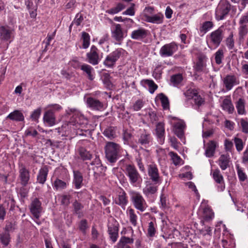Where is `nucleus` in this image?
<instances>
[{
	"mask_svg": "<svg viewBox=\"0 0 248 248\" xmlns=\"http://www.w3.org/2000/svg\"><path fill=\"white\" fill-rule=\"evenodd\" d=\"M106 157L111 163H115L121 154V146L113 142H107L104 147Z\"/></svg>",
	"mask_w": 248,
	"mask_h": 248,
	"instance_id": "f257e3e1",
	"label": "nucleus"
},
{
	"mask_svg": "<svg viewBox=\"0 0 248 248\" xmlns=\"http://www.w3.org/2000/svg\"><path fill=\"white\" fill-rule=\"evenodd\" d=\"M125 175L128 177L130 184L134 185L140 181L141 176L136 168L132 165H126L125 169Z\"/></svg>",
	"mask_w": 248,
	"mask_h": 248,
	"instance_id": "f03ea898",
	"label": "nucleus"
},
{
	"mask_svg": "<svg viewBox=\"0 0 248 248\" xmlns=\"http://www.w3.org/2000/svg\"><path fill=\"white\" fill-rule=\"evenodd\" d=\"M90 170L94 173V177L97 179L100 175H104L106 168L103 166L99 158L96 156L94 160L88 166Z\"/></svg>",
	"mask_w": 248,
	"mask_h": 248,
	"instance_id": "7ed1b4c3",
	"label": "nucleus"
},
{
	"mask_svg": "<svg viewBox=\"0 0 248 248\" xmlns=\"http://www.w3.org/2000/svg\"><path fill=\"white\" fill-rule=\"evenodd\" d=\"M131 201L136 209L143 212L147 208L146 202L143 197L138 192H133L131 195Z\"/></svg>",
	"mask_w": 248,
	"mask_h": 248,
	"instance_id": "20e7f679",
	"label": "nucleus"
},
{
	"mask_svg": "<svg viewBox=\"0 0 248 248\" xmlns=\"http://www.w3.org/2000/svg\"><path fill=\"white\" fill-rule=\"evenodd\" d=\"M123 51L122 48H118L107 56L104 62V65L109 68L113 67L116 62L120 58Z\"/></svg>",
	"mask_w": 248,
	"mask_h": 248,
	"instance_id": "39448f33",
	"label": "nucleus"
},
{
	"mask_svg": "<svg viewBox=\"0 0 248 248\" xmlns=\"http://www.w3.org/2000/svg\"><path fill=\"white\" fill-rule=\"evenodd\" d=\"M19 179L21 185L24 186L28 185L30 179V171L22 163L19 164Z\"/></svg>",
	"mask_w": 248,
	"mask_h": 248,
	"instance_id": "423d86ee",
	"label": "nucleus"
},
{
	"mask_svg": "<svg viewBox=\"0 0 248 248\" xmlns=\"http://www.w3.org/2000/svg\"><path fill=\"white\" fill-rule=\"evenodd\" d=\"M177 49V45L175 43L172 42L162 46L159 53L162 57H170L171 56Z\"/></svg>",
	"mask_w": 248,
	"mask_h": 248,
	"instance_id": "0eeeda50",
	"label": "nucleus"
},
{
	"mask_svg": "<svg viewBox=\"0 0 248 248\" xmlns=\"http://www.w3.org/2000/svg\"><path fill=\"white\" fill-rule=\"evenodd\" d=\"M30 210L33 217L38 219L42 210L41 202L37 198L34 199L30 205Z\"/></svg>",
	"mask_w": 248,
	"mask_h": 248,
	"instance_id": "6e6552de",
	"label": "nucleus"
},
{
	"mask_svg": "<svg viewBox=\"0 0 248 248\" xmlns=\"http://www.w3.org/2000/svg\"><path fill=\"white\" fill-rule=\"evenodd\" d=\"M13 37V31L8 26L0 27V40L1 42H10Z\"/></svg>",
	"mask_w": 248,
	"mask_h": 248,
	"instance_id": "1a4fd4ad",
	"label": "nucleus"
},
{
	"mask_svg": "<svg viewBox=\"0 0 248 248\" xmlns=\"http://www.w3.org/2000/svg\"><path fill=\"white\" fill-rule=\"evenodd\" d=\"M152 140L151 134L148 131L145 130H141L138 136V143L144 147H147L152 141Z\"/></svg>",
	"mask_w": 248,
	"mask_h": 248,
	"instance_id": "9d476101",
	"label": "nucleus"
},
{
	"mask_svg": "<svg viewBox=\"0 0 248 248\" xmlns=\"http://www.w3.org/2000/svg\"><path fill=\"white\" fill-rule=\"evenodd\" d=\"M148 173L151 180L155 184L160 182V176L156 165L154 164L149 165L148 167Z\"/></svg>",
	"mask_w": 248,
	"mask_h": 248,
	"instance_id": "9b49d317",
	"label": "nucleus"
},
{
	"mask_svg": "<svg viewBox=\"0 0 248 248\" xmlns=\"http://www.w3.org/2000/svg\"><path fill=\"white\" fill-rule=\"evenodd\" d=\"M211 41L216 46H219L223 38V30L221 27L211 32L210 35Z\"/></svg>",
	"mask_w": 248,
	"mask_h": 248,
	"instance_id": "f8f14e48",
	"label": "nucleus"
},
{
	"mask_svg": "<svg viewBox=\"0 0 248 248\" xmlns=\"http://www.w3.org/2000/svg\"><path fill=\"white\" fill-rule=\"evenodd\" d=\"M112 37L119 44L124 38V32L123 31L120 24H115L114 27L111 31Z\"/></svg>",
	"mask_w": 248,
	"mask_h": 248,
	"instance_id": "ddd939ff",
	"label": "nucleus"
},
{
	"mask_svg": "<svg viewBox=\"0 0 248 248\" xmlns=\"http://www.w3.org/2000/svg\"><path fill=\"white\" fill-rule=\"evenodd\" d=\"M88 106L92 109L96 110L101 111L104 109V104L93 97H88L86 100Z\"/></svg>",
	"mask_w": 248,
	"mask_h": 248,
	"instance_id": "4468645a",
	"label": "nucleus"
},
{
	"mask_svg": "<svg viewBox=\"0 0 248 248\" xmlns=\"http://www.w3.org/2000/svg\"><path fill=\"white\" fill-rule=\"evenodd\" d=\"M97 52L98 49L97 47L93 46L91 48L90 52L87 54L88 62L93 65L97 64L99 62V55Z\"/></svg>",
	"mask_w": 248,
	"mask_h": 248,
	"instance_id": "2eb2a0df",
	"label": "nucleus"
},
{
	"mask_svg": "<svg viewBox=\"0 0 248 248\" xmlns=\"http://www.w3.org/2000/svg\"><path fill=\"white\" fill-rule=\"evenodd\" d=\"M223 83L227 91L231 90L234 85L238 84L236 78L233 75H227L223 79Z\"/></svg>",
	"mask_w": 248,
	"mask_h": 248,
	"instance_id": "dca6fc26",
	"label": "nucleus"
},
{
	"mask_svg": "<svg viewBox=\"0 0 248 248\" xmlns=\"http://www.w3.org/2000/svg\"><path fill=\"white\" fill-rule=\"evenodd\" d=\"M186 128L185 123L180 120L174 125V132L175 134L180 139L183 138L184 136V129Z\"/></svg>",
	"mask_w": 248,
	"mask_h": 248,
	"instance_id": "f3484780",
	"label": "nucleus"
},
{
	"mask_svg": "<svg viewBox=\"0 0 248 248\" xmlns=\"http://www.w3.org/2000/svg\"><path fill=\"white\" fill-rule=\"evenodd\" d=\"M217 146V142L215 140H210L206 144L205 155L207 157H213Z\"/></svg>",
	"mask_w": 248,
	"mask_h": 248,
	"instance_id": "a211bd4d",
	"label": "nucleus"
},
{
	"mask_svg": "<svg viewBox=\"0 0 248 248\" xmlns=\"http://www.w3.org/2000/svg\"><path fill=\"white\" fill-rule=\"evenodd\" d=\"M44 123L48 125L52 126L56 124V118L54 111L52 110H48L45 112L43 117Z\"/></svg>",
	"mask_w": 248,
	"mask_h": 248,
	"instance_id": "6ab92c4d",
	"label": "nucleus"
},
{
	"mask_svg": "<svg viewBox=\"0 0 248 248\" xmlns=\"http://www.w3.org/2000/svg\"><path fill=\"white\" fill-rule=\"evenodd\" d=\"M221 107L223 110H226L229 114H232L233 112L234 108L230 96H226V97L223 100L221 104Z\"/></svg>",
	"mask_w": 248,
	"mask_h": 248,
	"instance_id": "aec40b11",
	"label": "nucleus"
},
{
	"mask_svg": "<svg viewBox=\"0 0 248 248\" xmlns=\"http://www.w3.org/2000/svg\"><path fill=\"white\" fill-rule=\"evenodd\" d=\"M147 35V31L143 28H139L133 31L131 34V37L135 40H141Z\"/></svg>",
	"mask_w": 248,
	"mask_h": 248,
	"instance_id": "412c9836",
	"label": "nucleus"
},
{
	"mask_svg": "<svg viewBox=\"0 0 248 248\" xmlns=\"http://www.w3.org/2000/svg\"><path fill=\"white\" fill-rule=\"evenodd\" d=\"M48 172V168L47 166H45L41 168L37 176V180L39 183L44 184L45 183Z\"/></svg>",
	"mask_w": 248,
	"mask_h": 248,
	"instance_id": "4be33fe9",
	"label": "nucleus"
},
{
	"mask_svg": "<svg viewBox=\"0 0 248 248\" xmlns=\"http://www.w3.org/2000/svg\"><path fill=\"white\" fill-rule=\"evenodd\" d=\"M115 203L121 206L124 209L128 202V200L126 196V193L124 191H121L118 197V199L115 200Z\"/></svg>",
	"mask_w": 248,
	"mask_h": 248,
	"instance_id": "5701e85b",
	"label": "nucleus"
},
{
	"mask_svg": "<svg viewBox=\"0 0 248 248\" xmlns=\"http://www.w3.org/2000/svg\"><path fill=\"white\" fill-rule=\"evenodd\" d=\"M155 132L157 138L160 140V142L163 143L164 140V124L161 122L158 123L156 125Z\"/></svg>",
	"mask_w": 248,
	"mask_h": 248,
	"instance_id": "b1692460",
	"label": "nucleus"
},
{
	"mask_svg": "<svg viewBox=\"0 0 248 248\" xmlns=\"http://www.w3.org/2000/svg\"><path fill=\"white\" fill-rule=\"evenodd\" d=\"M7 119H9L12 121L17 122H22L24 120V117L23 113L18 110H14L10 113L7 117Z\"/></svg>",
	"mask_w": 248,
	"mask_h": 248,
	"instance_id": "393cba45",
	"label": "nucleus"
},
{
	"mask_svg": "<svg viewBox=\"0 0 248 248\" xmlns=\"http://www.w3.org/2000/svg\"><path fill=\"white\" fill-rule=\"evenodd\" d=\"M229 155H222L218 159V165L222 170H225L229 167L230 162Z\"/></svg>",
	"mask_w": 248,
	"mask_h": 248,
	"instance_id": "a878e982",
	"label": "nucleus"
},
{
	"mask_svg": "<svg viewBox=\"0 0 248 248\" xmlns=\"http://www.w3.org/2000/svg\"><path fill=\"white\" fill-rule=\"evenodd\" d=\"M78 152L79 155V158L83 161L90 160L92 157L93 155L85 148L80 147L78 149Z\"/></svg>",
	"mask_w": 248,
	"mask_h": 248,
	"instance_id": "bb28decb",
	"label": "nucleus"
},
{
	"mask_svg": "<svg viewBox=\"0 0 248 248\" xmlns=\"http://www.w3.org/2000/svg\"><path fill=\"white\" fill-rule=\"evenodd\" d=\"M73 184L77 189L80 188L82 185L83 176L78 171H74Z\"/></svg>",
	"mask_w": 248,
	"mask_h": 248,
	"instance_id": "cd10ccee",
	"label": "nucleus"
},
{
	"mask_svg": "<svg viewBox=\"0 0 248 248\" xmlns=\"http://www.w3.org/2000/svg\"><path fill=\"white\" fill-rule=\"evenodd\" d=\"M145 20L148 22L155 24L161 23L163 21V16L160 15H155L153 16L145 15Z\"/></svg>",
	"mask_w": 248,
	"mask_h": 248,
	"instance_id": "c85d7f7f",
	"label": "nucleus"
},
{
	"mask_svg": "<svg viewBox=\"0 0 248 248\" xmlns=\"http://www.w3.org/2000/svg\"><path fill=\"white\" fill-rule=\"evenodd\" d=\"M248 33V28L247 26L240 25L238 28V39L240 43L244 41V39Z\"/></svg>",
	"mask_w": 248,
	"mask_h": 248,
	"instance_id": "c756f323",
	"label": "nucleus"
},
{
	"mask_svg": "<svg viewBox=\"0 0 248 248\" xmlns=\"http://www.w3.org/2000/svg\"><path fill=\"white\" fill-rule=\"evenodd\" d=\"M223 13L224 15L227 16L231 9V4L227 1H222L220 3L217 8Z\"/></svg>",
	"mask_w": 248,
	"mask_h": 248,
	"instance_id": "7c9ffc66",
	"label": "nucleus"
},
{
	"mask_svg": "<svg viewBox=\"0 0 248 248\" xmlns=\"http://www.w3.org/2000/svg\"><path fill=\"white\" fill-rule=\"evenodd\" d=\"M108 232L111 240L113 242H116L118 236V228L114 226L109 227Z\"/></svg>",
	"mask_w": 248,
	"mask_h": 248,
	"instance_id": "2f4dec72",
	"label": "nucleus"
},
{
	"mask_svg": "<svg viewBox=\"0 0 248 248\" xmlns=\"http://www.w3.org/2000/svg\"><path fill=\"white\" fill-rule=\"evenodd\" d=\"M104 135L112 140L116 137V128L114 127L109 126L103 132Z\"/></svg>",
	"mask_w": 248,
	"mask_h": 248,
	"instance_id": "473e14b6",
	"label": "nucleus"
},
{
	"mask_svg": "<svg viewBox=\"0 0 248 248\" xmlns=\"http://www.w3.org/2000/svg\"><path fill=\"white\" fill-rule=\"evenodd\" d=\"M212 176L214 181L217 184H224V179L218 169L215 170L212 172Z\"/></svg>",
	"mask_w": 248,
	"mask_h": 248,
	"instance_id": "72a5a7b5",
	"label": "nucleus"
},
{
	"mask_svg": "<svg viewBox=\"0 0 248 248\" xmlns=\"http://www.w3.org/2000/svg\"><path fill=\"white\" fill-rule=\"evenodd\" d=\"M245 102L244 99L239 98L236 103V108L239 114L242 115L245 113Z\"/></svg>",
	"mask_w": 248,
	"mask_h": 248,
	"instance_id": "f704fd0d",
	"label": "nucleus"
},
{
	"mask_svg": "<svg viewBox=\"0 0 248 248\" xmlns=\"http://www.w3.org/2000/svg\"><path fill=\"white\" fill-rule=\"evenodd\" d=\"M81 70L87 74L88 78L90 80H93V76L92 74V72L93 70V69L91 66L86 64H84L81 66Z\"/></svg>",
	"mask_w": 248,
	"mask_h": 248,
	"instance_id": "c9c22d12",
	"label": "nucleus"
},
{
	"mask_svg": "<svg viewBox=\"0 0 248 248\" xmlns=\"http://www.w3.org/2000/svg\"><path fill=\"white\" fill-rule=\"evenodd\" d=\"M10 235L9 232H4L0 233V242L5 246H7L10 241Z\"/></svg>",
	"mask_w": 248,
	"mask_h": 248,
	"instance_id": "e433bc0d",
	"label": "nucleus"
},
{
	"mask_svg": "<svg viewBox=\"0 0 248 248\" xmlns=\"http://www.w3.org/2000/svg\"><path fill=\"white\" fill-rule=\"evenodd\" d=\"M225 44L229 49L232 50L234 47V40L233 34L231 32L225 40Z\"/></svg>",
	"mask_w": 248,
	"mask_h": 248,
	"instance_id": "4c0bfd02",
	"label": "nucleus"
},
{
	"mask_svg": "<svg viewBox=\"0 0 248 248\" xmlns=\"http://www.w3.org/2000/svg\"><path fill=\"white\" fill-rule=\"evenodd\" d=\"M157 191V186L152 185H149L143 188V191L147 196L155 194Z\"/></svg>",
	"mask_w": 248,
	"mask_h": 248,
	"instance_id": "58836bf2",
	"label": "nucleus"
},
{
	"mask_svg": "<svg viewBox=\"0 0 248 248\" xmlns=\"http://www.w3.org/2000/svg\"><path fill=\"white\" fill-rule=\"evenodd\" d=\"M203 217L205 220L209 221L213 218L214 217V213L212 210L209 207H205L203 209Z\"/></svg>",
	"mask_w": 248,
	"mask_h": 248,
	"instance_id": "ea45409f",
	"label": "nucleus"
},
{
	"mask_svg": "<svg viewBox=\"0 0 248 248\" xmlns=\"http://www.w3.org/2000/svg\"><path fill=\"white\" fill-rule=\"evenodd\" d=\"M81 38L83 40V48L84 49L88 48L90 43V37L89 34L86 32H83L82 33Z\"/></svg>",
	"mask_w": 248,
	"mask_h": 248,
	"instance_id": "a19ab883",
	"label": "nucleus"
},
{
	"mask_svg": "<svg viewBox=\"0 0 248 248\" xmlns=\"http://www.w3.org/2000/svg\"><path fill=\"white\" fill-rule=\"evenodd\" d=\"M124 8L125 5L124 4L119 3L117 4L116 7L108 10L107 13L110 14H115L121 11Z\"/></svg>",
	"mask_w": 248,
	"mask_h": 248,
	"instance_id": "79ce46f5",
	"label": "nucleus"
},
{
	"mask_svg": "<svg viewBox=\"0 0 248 248\" xmlns=\"http://www.w3.org/2000/svg\"><path fill=\"white\" fill-rule=\"evenodd\" d=\"M143 82L148 85L149 91L151 93H153L157 88V85L152 80L145 79Z\"/></svg>",
	"mask_w": 248,
	"mask_h": 248,
	"instance_id": "37998d69",
	"label": "nucleus"
},
{
	"mask_svg": "<svg viewBox=\"0 0 248 248\" xmlns=\"http://www.w3.org/2000/svg\"><path fill=\"white\" fill-rule=\"evenodd\" d=\"M16 227V223L15 221H7L5 227V231L6 232H13Z\"/></svg>",
	"mask_w": 248,
	"mask_h": 248,
	"instance_id": "c03bdc74",
	"label": "nucleus"
},
{
	"mask_svg": "<svg viewBox=\"0 0 248 248\" xmlns=\"http://www.w3.org/2000/svg\"><path fill=\"white\" fill-rule=\"evenodd\" d=\"M72 206L74 209V213L76 214H79L84 207L83 205L77 200H75L73 202Z\"/></svg>",
	"mask_w": 248,
	"mask_h": 248,
	"instance_id": "a18cd8bd",
	"label": "nucleus"
},
{
	"mask_svg": "<svg viewBox=\"0 0 248 248\" xmlns=\"http://www.w3.org/2000/svg\"><path fill=\"white\" fill-rule=\"evenodd\" d=\"M159 99L161 100L162 107L164 109H168L169 108V102L168 97L163 93L159 94Z\"/></svg>",
	"mask_w": 248,
	"mask_h": 248,
	"instance_id": "49530a36",
	"label": "nucleus"
},
{
	"mask_svg": "<svg viewBox=\"0 0 248 248\" xmlns=\"http://www.w3.org/2000/svg\"><path fill=\"white\" fill-rule=\"evenodd\" d=\"M127 211L129 213L130 221L134 226L137 225V216L135 214L134 210L132 208H128Z\"/></svg>",
	"mask_w": 248,
	"mask_h": 248,
	"instance_id": "de8ad7c7",
	"label": "nucleus"
},
{
	"mask_svg": "<svg viewBox=\"0 0 248 248\" xmlns=\"http://www.w3.org/2000/svg\"><path fill=\"white\" fill-rule=\"evenodd\" d=\"M224 57V52L222 49H218L215 53V61L217 64L222 63V59Z\"/></svg>",
	"mask_w": 248,
	"mask_h": 248,
	"instance_id": "09e8293b",
	"label": "nucleus"
},
{
	"mask_svg": "<svg viewBox=\"0 0 248 248\" xmlns=\"http://www.w3.org/2000/svg\"><path fill=\"white\" fill-rule=\"evenodd\" d=\"M54 186L57 190L64 189L66 187V184L64 181L57 179L54 182Z\"/></svg>",
	"mask_w": 248,
	"mask_h": 248,
	"instance_id": "8fccbe9b",
	"label": "nucleus"
},
{
	"mask_svg": "<svg viewBox=\"0 0 248 248\" xmlns=\"http://www.w3.org/2000/svg\"><path fill=\"white\" fill-rule=\"evenodd\" d=\"M214 24L212 21H208L204 22L200 29L201 31L206 32L210 29L213 27Z\"/></svg>",
	"mask_w": 248,
	"mask_h": 248,
	"instance_id": "3c124183",
	"label": "nucleus"
},
{
	"mask_svg": "<svg viewBox=\"0 0 248 248\" xmlns=\"http://www.w3.org/2000/svg\"><path fill=\"white\" fill-rule=\"evenodd\" d=\"M234 142L237 151L238 152L241 151L244 147V143L242 139L235 137L234 139Z\"/></svg>",
	"mask_w": 248,
	"mask_h": 248,
	"instance_id": "603ef678",
	"label": "nucleus"
},
{
	"mask_svg": "<svg viewBox=\"0 0 248 248\" xmlns=\"http://www.w3.org/2000/svg\"><path fill=\"white\" fill-rule=\"evenodd\" d=\"M169 154L171 157L172 162L174 165H177L180 164L181 159L176 153L170 152Z\"/></svg>",
	"mask_w": 248,
	"mask_h": 248,
	"instance_id": "864d4df0",
	"label": "nucleus"
},
{
	"mask_svg": "<svg viewBox=\"0 0 248 248\" xmlns=\"http://www.w3.org/2000/svg\"><path fill=\"white\" fill-rule=\"evenodd\" d=\"M66 111H67V113L69 115H71L72 113L74 114L73 117H74L75 116V117L74 118V119H75V121L77 123H78V119L79 120L80 119V118H83V116H80V117H78L79 115V114H78V112L77 111V110L75 108H70V109H68Z\"/></svg>",
	"mask_w": 248,
	"mask_h": 248,
	"instance_id": "5fc2aeb1",
	"label": "nucleus"
},
{
	"mask_svg": "<svg viewBox=\"0 0 248 248\" xmlns=\"http://www.w3.org/2000/svg\"><path fill=\"white\" fill-rule=\"evenodd\" d=\"M71 196L69 195H63L61 196V204L64 206H68L70 203Z\"/></svg>",
	"mask_w": 248,
	"mask_h": 248,
	"instance_id": "6e6d98bb",
	"label": "nucleus"
},
{
	"mask_svg": "<svg viewBox=\"0 0 248 248\" xmlns=\"http://www.w3.org/2000/svg\"><path fill=\"white\" fill-rule=\"evenodd\" d=\"M183 77L181 74H177L172 76L171 77V82L173 83L174 85H177L179 84L182 80Z\"/></svg>",
	"mask_w": 248,
	"mask_h": 248,
	"instance_id": "4d7b16f0",
	"label": "nucleus"
},
{
	"mask_svg": "<svg viewBox=\"0 0 248 248\" xmlns=\"http://www.w3.org/2000/svg\"><path fill=\"white\" fill-rule=\"evenodd\" d=\"M42 111L41 108L35 109L31 115V118L34 121H37Z\"/></svg>",
	"mask_w": 248,
	"mask_h": 248,
	"instance_id": "13d9d810",
	"label": "nucleus"
},
{
	"mask_svg": "<svg viewBox=\"0 0 248 248\" xmlns=\"http://www.w3.org/2000/svg\"><path fill=\"white\" fill-rule=\"evenodd\" d=\"M205 66L204 62H203V59L202 57H199L198 58V60L196 63V65L195 66V69L197 71H202L203 67Z\"/></svg>",
	"mask_w": 248,
	"mask_h": 248,
	"instance_id": "bf43d9fd",
	"label": "nucleus"
},
{
	"mask_svg": "<svg viewBox=\"0 0 248 248\" xmlns=\"http://www.w3.org/2000/svg\"><path fill=\"white\" fill-rule=\"evenodd\" d=\"M88 228L87 221L86 219H82L79 224V229L80 231L83 233H86V230Z\"/></svg>",
	"mask_w": 248,
	"mask_h": 248,
	"instance_id": "052dcab7",
	"label": "nucleus"
},
{
	"mask_svg": "<svg viewBox=\"0 0 248 248\" xmlns=\"http://www.w3.org/2000/svg\"><path fill=\"white\" fill-rule=\"evenodd\" d=\"M240 124L242 131L245 134H248V122L245 119H242L240 120Z\"/></svg>",
	"mask_w": 248,
	"mask_h": 248,
	"instance_id": "680f3d73",
	"label": "nucleus"
},
{
	"mask_svg": "<svg viewBox=\"0 0 248 248\" xmlns=\"http://www.w3.org/2000/svg\"><path fill=\"white\" fill-rule=\"evenodd\" d=\"M197 90L194 89H189L185 93V96L188 99H193L197 93Z\"/></svg>",
	"mask_w": 248,
	"mask_h": 248,
	"instance_id": "e2e57ef3",
	"label": "nucleus"
},
{
	"mask_svg": "<svg viewBox=\"0 0 248 248\" xmlns=\"http://www.w3.org/2000/svg\"><path fill=\"white\" fill-rule=\"evenodd\" d=\"M155 224L154 222H150L149 223L148 228V234L151 236L153 237L155 235Z\"/></svg>",
	"mask_w": 248,
	"mask_h": 248,
	"instance_id": "0e129e2a",
	"label": "nucleus"
},
{
	"mask_svg": "<svg viewBox=\"0 0 248 248\" xmlns=\"http://www.w3.org/2000/svg\"><path fill=\"white\" fill-rule=\"evenodd\" d=\"M28 192L29 190L25 186H22L19 188L18 194L22 199H24L27 197Z\"/></svg>",
	"mask_w": 248,
	"mask_h": 248,
	"instance_id": "69168bd1",
	"label": "nucleus"
},
{
	"mask_svg": "<svg viewBox=\"0 0 248 248\" xmlns=\"http://www.w3.org/2000/svg\"><path fill=\"white\" fill-rule=\"evenodd\" d=\"M133 241L134 240L133 239L124 236L120 239L119 245H122V247H124V244L127 243H133Z\"/></svg>",
	"mask_w": 248,
	"mask_h": 248,
	"instance_id": "338daca9",
	"label": "nucleus"
},
{
	"mask_svg": "<svg viewBox=\"0 0 248 248\" xmlns=\"http://www.w3.org/2000/svg\"><path fill=\"white\" fill-rule=\"evenodd\" d=\"M143 105L144 102L141 100H138L133 105V109L135 111H139L143 107Z\"/></svg>",
	"mask_w": 248,
	"mask_h": 248,
	"instance_id": "774afa93",
	"label": "nucleus"
}]
</instances>
